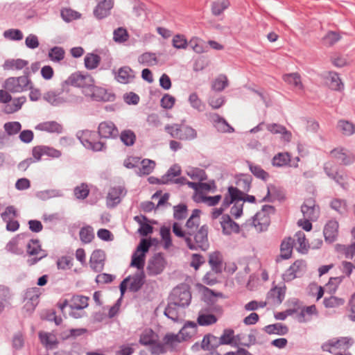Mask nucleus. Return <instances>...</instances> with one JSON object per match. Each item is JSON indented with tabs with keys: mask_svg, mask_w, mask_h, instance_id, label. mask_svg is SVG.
Segmentation results:
<instances>
[{
	"mask_svg": "<svg viewBox=\"0 0 355 355\" xmlns=\"http://www.w3.org/2000/svg\"><path fill=\"white\" fill-rule=\"evenodd\" d=\"M94 83L93 78L89 74H83L80 72L72 73L62 83V89L65 85H71L83 88V92L85 94V90Z\"/></svg>",
	"mask_w": 355,
	"mask_h": 355,
	"instance_id": "nucleus-9",
	"label": "nucleus"
},
{
	"mask_svg": "<svg viewBox=\"0 0 355 355\" xmlns=\"http://www.w3.org/2000/svg\"><path fill=\"white\" fill-rule=\"evenodd\" d=\"M230 6V2L227 0H218L212 3L211 12L215 16H218L227 9Z\"/></svg>",
	"mask_w": 355,
	"mask_h": 355,
	"instance_id": "nucleus-52",
	"label": "nucleus"
},
{
	"mask_svg": "<svg viewBox=\"0 0 355 355\" xmlns=\"http://www.w3.org/2000/svg\"><path fill=\"white\" fill-rule=\"evenodd\" d=\"M39 338L41 343L48 348L53 349L58 344L57 338L53 334L41 331L39 333Z\"/></svg>",
	"mask_w": 355,
	"mask_h": 355,
	"instance_id": "nucleus-38",
	"label": "nucleus"
},
{
	"mask_svg": "<svg viewBox=\"0 0 355 355\" xmlns=\"http://www.w3.org/2000/svg\"><path fill=\"white\" fill-rule=\"evenodd\" d=\"M200 211L198 209H193L191 216L189 218L186 223L187 234L192 236L200 225Z\"/></svg>",
	"mask_w": 355,
	"mask_h": 355,
	"instance_id": "nucleus-27",
	"label": "nucleus"
},
{
	"mask_svg": "<svg viewBox=\"0 0 355 355\" xmlns=\"http://www.w3.org/2000/svg\"><path fill=\"white\" fill-rule=\"evenodd\" d=\"M223 256L218 251L210 253L209 255V264L211 270L216 274L221 273L223 271Z\"/></svg>",
	"mask_w": 355,
	"mask_h": 355,
	"instance_id": "nucleus-26",
	"label": "nucleus"
},
{
	"mask_svg": "<svg viewBox=\"0 0 355 355\" xmlns=\"http://www.w3.org/2000/svg\"><path fill=\"white\" fill-rule=\"evenodd\" d=\"M121 141L127 146H132L136 140V135L131 130H125L121 132Z\"/></svg>",
	"mask_w": 355,
	"mask_h": 355,
	"instance_id": "nucleus-54",
	"label": "nucleus"
},
{
	"mask_svg": "<svg viewBox=\"0 0 355 355\" xmlns=\"http://www.w3.org/2000/svg\"><path fill=\"white\" fill-rule=\"evenodd\" d=\"M305 265L301 261H296L283 275L284 281L289 282L299 277L303 272Z\"/></svg>",
	"mask_w": 355,
	"mask_h": 355,
	"instance_id": "nucleus-19",
	"label": "nucleus"
},
{
	"mask_svg": "<svg viewBox=\"0 0 355 355\" xmlns=\"http://www.w3.org/2000/svg\"><path fill=\"white\" fill-rule=\"evenodd\" d=\"M197 324L194 322H187L181 329L178 334H167L164 336V341L170 346L175 347L182 340H187L193 336L197 332Z\"/></svg>",
	"mask_w": 355,
	"mask_h": 355,
	"instance_id": "nucleus-6",
	"label": "nucleus"
},
{
	"mask_svg": "<svg viewBox=\"0 0 355 355\" xmlns=\"http://www.w3.org/2000/svg\"><path fill=\"white\" fill-rule=\"evenodd\" d=\"M26 253L29 256L34 257L27 259V263L29 266L37 263L47 255L45 251L42 249L40 241L37 239H31L29 241L26 245Z\"/></svg>",
	"mask_w": 355,
	"mask_h": 355,
	"instance_id": "nucleus-11",
	"label": "nucleus"
},
{
	"mask_svg": "<svg viewBox=\"0 0 355 355\" xmlns=\"http://www.w3.org/2000/svg\"><path fill=\"white\" fill-rule=\"evenodd\" d=\"M318 311L315 305L303 307L300 313L297 315V319L299 322H306L311 320L313 315H317Z\"/></svg>",
	"mask_w": 355,
	"mask_h": 355,
	"instance_id": "nucleus-37",
	"label": "nucleus"
},
{
	"mask_svg": "<svg viewBox=\"0 0 355 355\" xmlns=\"http://www.w3.org/2000/svg\"><path fill=\"white\" fill-rule=\"evenodd\" d=\"M77 138L81 144L87 149L94 152L103 151L106 149V144L102 141H96V133L88 130H80L76 133Z\"/></svg>",
	"mask_w": 355,
	"mask_h": 355,
	"instance_id": "nucleus-5",
	"label": "nucleus"
},
{
	"mask_svg": "<svg viewBox=\"0 0 355 355\" xmlns=\"http://www.w3.org/2000/svg\"><path fill=\"white\" fill-rule=\"evenodd\" d=\"M209 227L207 225H202L195 231L192 236L186 238L187 246L191 250L206 251L209 248L208 239Z\"/></svg>",
	"mask_w": 355,
	"mask_h": 355,
	"instance_id": "nucleus-3",
	"label": "nucleus"
},
{
	"mask_svg": "<svg viewBox=\"0 0 355 355\" xmlns=\"http://www.w3.org/2000/svg\"><path fill=\"white\" fill-rule=\"evenodd\" d=\"M165 266V261L161 254H155L149 261L147 271L150 275L160 274Z\"/></svg>",
	"mask_w": 355,
	"mask_h": 355,
	"instance_id": "nucleus-16",
	"label": "nucleus"
},
{
	"mask_svg": "<svg viewBox=\"0 0 355 355\" xmlns=\"http://www.w3.org/2000/svg\"><path fill=\"white\" fill-rule=\"evenodd\" d=\"M101 62L99 55L94 53L87 54L85 58V65L88 69H96Z\"/></svg>",
	"mask_w": 355,
	"mask_h": 355,
	"instance_id": "nucleus-57",
	"label": "nucleus"
},
{
	"mask_svg": "<svg viewBox=\"0 0 355 355\" xmlns=\"http://www.w3.org/2000/svg\"><path fill=\"white\" fill-rule=\"evenodd\" d=\"M301 211L304 218L316 220L319 216V207L312 198L306 200L301 206Z\"/></svg>",
	"mask_w": 355,
	"mask_h": 355,
	"instance_id": "nucleus-15",
	"label": "nucleus"
},
{
	"mask_svg": "<svg viewBox=\"0 0 355 355\" xmlns=\"http://www.w3.org/2000/svg\"><path fill=\"white\" fill-rule=\"evenodd\" d=\"M105 254L102 250H94L90 257V267L96 272H99L103 270L105 265Z\"/></svg>",
	"mask_w": 355,
	"mask_h": 355,
	"instance_id": "nucleus-18",
	"label": "nucleus"
},
{
	"mask_svg": "<svg viewBox=\"0 0 355 355\" xmlns=\"http://www.w3.org/2000/svg\"><path fill=\"white\" fill-rule=\"evenodd\" d=\"M251 182L252 178L250 175L244 174L239 175L236 181V186L228 187L227 193L223 201V206L228 207L234 201L242 199V194H245L250 191Z\"/></svg>",
	"mask_w": 355,
	"mask_h": 355,
	"instance_id": "nucleus-1",
	"label": "nucleus"
},
{
	"mask_svg": "<svg viewBox=\"0 0 355 355\" xmlns=\"http://www.w3.org/2000/svg\"><path fill=\"white\" fill-rule=\"evenodd\" d=\"M266 128L272 134H281L282 135V138L287 142L291 139V132L287 130L284 125L277 123H270L266 125Z\"/></svg>",
	"mask_w": 355,
	"mask_h": 355,
	"instance_id": "nucleus-32",
	"label": "nucleus"
},
{
	"mask_svg": "<svg viewBox=\"0 0 355 355\" xmlns=\"http://www.w3.org/2000/svg\"><path fill=\"white\" fill-rule=\"evenodd\" d=\"M209 119L218 131L229 133L234 131V129L227 122V121L218 114H211L209 115Z\"/></svg>",
	"mask_w": 355,
	"mask_h": 355,
	"instance_id": "nucleus-22",
	"label": "nucleus"
},
{
	"mask_svg": "<svg viewBox=\"0 0 355 355\" xmlns=\"http://www.w3.org/2000/svg\"><path fill=\"white\" fill-rule=\"evenodd\" d=\"M139 343L148 346V349L153 355H160L166 352V344L165 341L161 342L157 334L150 329H145L139 338Z\"/></svg>",
	"mask_w": 355,
	"mask_h": 355,
	"instance_id": "nucleus-2",
	"label": "nucleus"
},
{
	"mask_svg": "<svg viewBox=\"0 0 355 355\" xmlns=\"http://www.w3.org/2000/svg\"><path fill=\"white\" fill-rule=\"evenodd\" d=\"M247 164L250 172L257 178L266 181L269 178V174L265 171L260 166L254 164L250 161L247 162Z\"/></svg>",
	"mask_w": 355,
	"mask_h": 355,
	"instance_id": "nucleus-44",
	"label": "nucleus"
},
{
	"mask_svg": "<svg viewBox=\"0 0 355 355\" xmlns=\"http://www.w3.org/2000/svg\"><path fill=\"white\" fill-rule=\"evenodd\" d=\"M28 69L24 71V75L19 77H10L7 78L3 84L6 90L12 93H20L28 90L31 85V80L28 77Z\"/></svg>",
	"mask_w": 355,
	"mask_h": 355,
	"instance_id": "nucleus-4",
	"label": "nucleus"
},
{
	"mask_svg": "<svg viewBox=\"0 0 355 355\" xmlns=\"http://www.w3.org/2000/svg\"><path fill=\"white\" fill-rule=\"evenodd\" d=\"M284 80L298 89H303V85L300 76L297 73L285 74L283 76Z\"/></svg>",
	"mask_w": 355,
	"mask_h": 355,
	"instance_id": "nucleus-42",
	"label": "nucleus"
},
{
	"mask_svg": "<svg viewBox=\"0 0 355 355\" xmlns=\"http://www.w3.org/2000/svg\"><path fill=\"white\" fill-rule=\"evenodd\" d=\"M85 96L96 101H113L115 96L104 88L96 87L94 83L85 90Z\"/></svg>",
	"mask_w": 355,
	"mask_h": 355,
	"instance_id": "nucleus-12",
	"label": "nucleus"
},
{
	"mask_svg": "<svg viewBox=\"0 0 355 355\" xmlns=\"http://www.w3.org/2000/svg\"><path fill=\"white\" fill-rule=\"evenodd\" d=\"M140 164L141 166L136 170V173L140 176L149 175L155 167V162L148 159H143Z\"/></svg>",
	"mask_w": 355,
	"mask_h": 355,
	"instance_id": "nucleus-39",
	"label": "nucleus"
},
{
	"mask_svg": "<svg viewBox=\"0 0 355 355\" xmlns=\"http://www.w3.org/2000/svg\"><path fill=\"white\" fill-rule=\"evenodd\" d=\"M331 341L335 343L334 347L340 349H348L354 343L352 338L349 337H340L339 338H332Z\"/></svg>",
	"mask_w": 355,
	"mask_h": 355,
	"instance_id": "nucleus-48",
	"label": "nucleus"
},
{
	"mask_svg": "<svg viewBox=\"0 0 355 355\" xmlns=\"http://www.w3.org/2000/svg\"><path fill=\"white\" fill-rule=\"evenodd\" d=\"M24 234H19L17 236L12 239L6 246V250L8 252H10L11 253L15 254H21L23 252V250L18 247L19 244V240L21 237H23Z\"/></svg>",
	"mask_w": 355,
	"mask_h": 355,
	"instance_id": "nucleus-47",
	"label": "nucleus"
},
{
	"mask_svg": "<svg viewBox=\"0 0 355 355\" xmlns=\"http://www.w3.org/2000/svg\"><path fill=\"white\" fill-rule=\"evenodd\" d=\"M123 188L116 187L110 189L107 197V203L109 206L114 207L121 202V197L123 194Z\"/></svg>",
	"mask_w": 355,
	"mask_h": 355,
	"instance_id": "nucleus-31",
	"label": "nucleus"
},
{
	"mask_svg": "<svg viewBox=\"0 0 355 355\" xmlns=\"http://www.w3.org/2000/svg\"><path fill=\"white\" fill-rule=\"evenodd\" d=\"M79 236L83 243H89L94 238L93 229L90 226L84 227L80 229Z\"/></svg>",
	"mask_w": 355,
	"mask_h": 355,
	"instance_id": "nucleus-59",
	"label": "nucleus"
},
{
	"mask_svg": "<svg viewBox=\"0 0 355 355\" xmlns=\"http://www.w3.org/2000/svg\"><path fill=\"white\" fill-rule=\"evenodd\" d=\"M294 243L298 245L297 250L301 252L307 250L308 242L306 241L305 234L303 232L299 231L295 234Z\"/></svg>",
	"mask_w": 355,
	"mask_h": 355,
	"instance_id": "nucleus-49",
	"label": "nucleus"
},
{
	"mask_svg": "<svg viewBox=\"0 0 355 355\" xmlns=\"http://www.w3.org/2000/svg\"><path fill=\"white\" fill-rule=\"evenodd\" d=\"M64 50L60 46H54L51 48L48 53L49 58L53 62H60L64 58Z\"/></svg>",
	"mask_w": 355,
	"mask_h": 355,
	"instance_id": "nucleus-51",
	"label": "nucleus"
},
{
	"mask_svg": "<svg viewBox=\"0 0 355 355\" xmlns=\"http://www.w3.org/2000/svg\"><path fill=\"white\" fill-rule=\"evenodd\" d=\"M98 133L101 138L113 139L119 135V130L112 121H103L98 127Z\"/></svg>",
	"mask_w": 355,
	"mask_h": 355,
	"instance_id": "nucleus-14",
	"label": "nucleus"
},
{
	"mask_svg": "<svg viewBox=\"0 0 355 355\" xmlns=\"http://www.w3.org/2000/svg\"><path fill=\"white\" fill-rule=\"evenodd\" d=\"M330 155L338 161L340 164L345 166L352 164L355 160V156L342 147L336 148L331 150Z\"/></svg>",
	"mask_w": 355,
	"mask_h": 355,
	"instance_id": "nucleus-13",
	"label": "nucleus"
},
{
	"mask_svg": "<svg viewBox=\"0 0 355 355\" xmlns=\"http://www.w3.org/2000/svg\"><path fill=\"white\" fill-rule=\"evenodd\" d=\"M35 129L51 133H61L62 126L55 121H45L37 124Z\"/></svg>",
	"mask_w": 355,
	"mask_h": 355,
	"instance_id": "nucleus-29",
	"label": "nucleus"
},
{
	"mask_svg": "<svg viewBox=\"0 0 355 355\" xmlns=\"http://www.w3.org/2000/svg\"><path fill=\"white\" fill-rule=\"evenodd\" d=\"M265 330L269 334H276L279 335H284L288 331L287 327L281 323L269 324L265 327Z\"/></svg>",
	"mask_w": 355,
	"mask_h": 355,
	"instance_id": "nucleus-53",
	"label": "nucleus"
},
{
	"mask_svg": "<svg viewBox=\"0 0 355 355\" xmlns=\"http://www.w3.org/2000/svg\"><path fill=\"white\" fill-rule=\"evenodd\" d=\"M188 41L185 36L177 34L172 39L173 46L177 49H186L188 46Z\"/></svg>",
	"mask_w": 355,
	"mask_h": 355,
	"instance_id": "nucleus-62",
	"label": "nucleus"
},
{
	"mask_svg": "<svg viewBox=\"0 0 355 355\" xmlns=\"http://www.w3.org/2000/svg\"><path fill=\"white\" fill-rule=\"evenodd\" d=\"M275 208L271 205H263L261 210L252 218V225L259 232L268 230L270 223V214H274Z\"/></svg>",
	"mask_w": 355,
	"mask_h": 355,
	"instance_id": "nucleus-8",
	"label": "nucleus"
},
{
	"mask_svg": "<svg viewBox=\"0 0 355 355\" xmlns=\"http://www.w3.org/2000/svg\"><path fill=\"white\" fill-rule=\"evenodd\" d=\"M330 207L340 214H345L347 213V203L344 200L335 198L331 201Z\"/></svg>",
	"mask_w": 355,
	"mask_h": 355,
	"instance_id": "nucleus-60",
	"label": "nucleus"
},
{
	"mask_svg": "<svg viewBox=\"0 0 355 355\" xmlns=\"http://www.w3.org/2000/svg\"><path fill=\"white\" fill-rule=\"evenodd\" d=\"M220 224L223 230V233L225 235H230L234 232L237 233L239 232V225L235 223L227 214L222 216L220 220Z\"/></svg>",
	"mask_w": 355,
	"mask_h": 355,
	"instance_id": "nucleus-21",
	"label": "nucleus"
},
{
	"mask_svg": "<svg viewBox=\"0 0 355 355\" xmlns=\"http://www.w3.org/2000/svg\"><path fill=\"white\" fill-rule=\"evenodd\" d=\"M291 162L289 153H279L272 158V164L277 167H283L288 165Z\"/></svg>",
	"mask_w": 355,
	"mask_h": 355,
	"instance_id": "nucleus-43",
	"label": "nucleus"
},
{
	"mask_svg": "<svg viewBox=\"0 0 355 355\" xmlns=\"http://www.w3.org/2000/svg\"><path fill=\"white\" fill-rule=\"evenodd\" d=\"M181 168L178 164H174L167 171L166 174L162 176L161 181L162 184H173L175 177H178L181 174Z\"/></svg>",
	"mask_w": 355,
	"mask_h": 355,
	"instance_id": "nucleus-30",
	"label": "nucleus"
},
{
	"mask_svg": "<svg viewBox=\"0 0 355 355\" xmlns=\"http://www.w3.org/2000/svg\"><path fill=\"white\" fill-rule=\"evenodd\" d=\"M285 297V291L282 287H275L268 292L267 299L268 303H272L275 305L280 304L284 300Z\"/></svg>",
	"mask_w": 355,
	"mask_h": 355,
	"instance_id": "nucleus-28",
	"label": "nucleus"
},
{
	"mask_svg": "<svg viewBox=\"0 0 355 355\" xmlns=\"http://www.w3.org/2000/svg\"><path fill=\"white\" fill-rule=\"evenodd\" d=\"M28 64V62L23 59H8L3 64V69L6 71L21 70Z\"/></svg>",
	"mask_w": 355,
	"mask_h": 355,
	"instance_id": "nucleus-34",
	"label": "nucleus"
},
{
	"mask_svg": "<svg viewBox=\"0 0 355 355\" xmlns=\"http://www.w3.org/2000/svg\"><path fill=\"white\" fill-rule=\"evenodd\" d=\"M217 318L214 314H199L197 322L200 326H208L216 323Z\"/></svg>",
	"mask_w": 355,
	"mask_h": 355,
	"instance_id": "nucleus-61",
	"label": "nucleus"
},
{
	"mask_svg": "<svg viewBox=\"0 0 355 355\" xmlns=\"http://www.w3.org/2000/svg\"><path fill=\"white\" fill-rule=\"evenodd\" d=\"M295 241L291 238L284 239L281 244V257L288 259L291 257Z\"/></svg>",
	"mask_w": 355,
	"mask_h": 355,
	"instance_id": "nucleus-41",
	"label": "nucleus"
},
{
	"mask_svg": "<svg viewBox=\"0 0 355 355\" xmlns=\"http://www.w3.org/2000/svg\"><path fill=\"white\" fill-rule=\"evenodd\" d=\"M221 345L219 338L212 334H207L202 339L201 348L204 350L211 351L215 349Z\"/></svg>",
	"mask_w": 355,
	"mask_h": 355,
	"instance_id": "nucleus-33",
	"label": "nucleus"
},
{
	"mask_svg": "<svg viewBox=\"0 0 355 355\" xmlns=\"http://www.w3.org/2000/svg\"><path fill=\"white\" fill-rule=\"evenodd\" d=\"M338 232V223L336 220H330L324 225L323 234L325 241L333 243L336 241Z\"/></svg>",
	"mask_w": 355,
	"mask_h": 355,
	"instance_id": "nucleus-20",
	"label": "nucleus"
},
{
	"mask_svg": "<svg viewBox=\"0 0 355 355\" xmlns=\"http://www.w3.org/2000/svg\"><path fill=\"white\" fill-rule=\"evenodd\" d=\"M138 62L145 66H153L157 64L158 60L155 53L146 52L139 56Z\"/></svg>",
	"mask_w": 355,
	"mask_h": 355,
	"instance_id": "nucleus-45",
	"label": "nucleus"
},
{
	"mask_svg": "<svg viewBox=\"0 0 355 355\" xmlns=\"http://www.w3.org/2000/svg\"><path fill=\"white\" fill-rule=\"evenodd\" d=\"M184 309V307L179 306V304L168 300V304L164 310V315L173 321H178Z\"/></svg>",
	"mask_w": 355,
	"mask_h": 355,
	"instance_id": "nucleus-25",
	"label": "nucleus"
},
{
	"mask_svg": "<svg viewBox=\"0 0 355 355\" xmlns=\"http://www.w3.org/2000/svg\"><path fill=\"white\" fill-rule=\"evenodd\" d=\"M338 128L345 135L350 136L355 133V125L347 121H339L338 123Z\"/></svg>",
	"mask_w": 355,
	"mask_h": 355,
	"instance_id": "nucleus-55",
	"label": "nucleus"
},
{
	"mask_svg": "<svg viewBox=\"0 0 355 355\" xmlns=\"http://www.w3.org/2000/svg\"><path fill=\"white\" fill-rule=\"evenodd\" d=\"M191 294L185 284L178 286L171 291L168 300L170 302L179 304V306L187 307L191 302Z\"/></svg>",
	"mask_w": 355,
	"mask_h": 355,
	"instance_id": "nucleus-10",
	"label": "nucleus"
},
{
	"mask_svg": "<svg viewBox=\"0 0 355 355\" xmlns=\"http://www.w3.org/2000/svg\"><path fill=\"white\" fill-rule=\"evenodd\" d=\"M89 297L83 295H73L69 302L71 310H82L88 306Z\"/></svg>",
	"mask_w": 355,
	"mask_h": 355,
	"instance_id": "nucleus-36",
	"label": "nucleus"
},
{
	"mask_svg": "<svg viewBox=\"0 0 355 355\" xmlns=\"http://www.w3.org/2000/svg\"><path fill=\"white\" fill-rule=\"evenodd\" d=\"M26 101V98L24 96L14 98L11 104L7 105V112L12 113L19 110Z\"/></svg>",
	"mask_w": 355,
	"mask_h": 355,
	"instance_id": "nucleus-63",
	"label": "nucleus"
},
{
	"mask_svg": "<svg viewBox=\"0 0 355 355\" xmlns=\"http://www.w3.org/2000/svg\"><path fill=\"white\" fill-rule=\"evenodd\" d=\"M196 198V201H201L208 206L213 207L216 205L220 201L222 197L220 195H216L214 196H205L202 193H199Z\"/></svg>",
	"mask_w": 355,
	"mask_h": 355,
	"instance_id": "nucleus-56",
	"label": "nucleus"
},
{
	"mask_svg": "<svg viewBox=\"0 0 355 355\" xmlns=\"http://www.w3.org/2000/svg\"><path fill=\"white\" fill-rule=\"evenodd\" d=\"M188 46L196 53H202L208 51L205 42L197 37H192L188 42Z\"/></svg>",
	"mask_w": 355,
	"mask_h": 355,
	"instance_id": "nucleus-40",
	"label": "nucleus"
},
{
	"mask_svg": "<svg viewBox=\"0 0 355 355\" xmlns=\"http://www.w3.org/2000/svg\"><path fill=\"white\" fill-rule=\"evenodd\" d=\"M3 128L6 133L11 136L17 134L21 130V125L18 121L7 122L3 125Z\"/></svg>",
	"mask_w": 355,
	"mask_h": 355,
	"instance_id": "nucleus-64",
	"label": "nucleus"
},
{
	"mask_svg": "<svg viewBox=\"0 0 355 355\" xmlns=\"http://www.w3.org/2000/svg\"><path fill=\"white\" fill-rule=\"evenodd\" d=\"M135 78L134 71L129 67H121L117 73L116 78L118 82L126 84L132 81Z\"/></svg>",
	"mask_w": 355,
	"mask_h": 355,
	"instance_id": "nucleus-35",
	"label": "nucleus"
},
{
	"mask_svg": "<svg viewBox=\"0 0 355 355\" xmlns=\"http://www.w3.org/2000/svg\"><path fill=\"white\" fill-rule=\"evenodd\" d=\"M324 171L326 175L334 180L337 184L345 188V177L338 173L337 166L332 162H327L324 164Z\"/></svg>",
	"mask_w": 355,
	"mask_h": 355,
	"instance_id": "nucleus-17",
	"label": "nucleus"
},
{
	"mask_svg": "<svg viewBox=\"0 0 355 355\" xmlns=\"http://www.w3.org/2000/svg\"><path fill=\"white\" fill-rule=\"evenodd\" d=\"M41 295V290L37 287L30 288L27 289L24 300L33 302L34 304L39 303V297Z\"/></svg>",
	"mask_w": 355,
	"mask_h": 355,
	"instance_id": "nucleus-58",
	"label": "nucleus"
},
{
	"mask_svg": "<svg viewBox=\"0 0 355 355\" xmlns=\"http://www.w3.org/2000/svg\"><path fill=\"white\" fill-rule=\"evenodd\" d=\"M43 98L53 106H60L70 101L69 98L64 97L60 93H57L54 91L46 92L43 96Z\"/></svg>",
	"mask_w": 355,
	"mask_h": 355,
	"instance_id": "nucleus-23",
	"label": "nucleus"
},
{
	"mask_svg": "<svg viewBox=\"0 0 355 355\" xmlns=\"http://www.w3.org/2000/svg\"><path fill=\"white\" fill-rule=\"evenodd\" d=\"M146 255L135 252L132 256L130 266L136 267L137 270H144Z\"/></svg>",
	"mask_w": 355,
	"mask_h": 355,
	"instance_id": "nucleus-50",
	"label": "nucleus"
},
{
	"mask_svg": "<svg viewBox=\"0 0 355 355\" xmlns=\"http://www.w3.org/2000/svg\"><path fill=\"white\" fill-rule=\"evenodd\" d=\"M145 282V274L144 270H137L132 275L125 278L120 284L121 295L123 296L128 288L132 293L139 291Z\"/></svg>",
	"mask_w": 355,
	"mask_h": 355,
	"instance_id": "nucleus-7",
	"label": "nucleus"
},
{
	"mask_svg": "<svg viewBox=\"0 0 355 355\" xmlns=\"http://www.w3.org/2000/svg\"><path fill=\"white\" fill-rule=\"evenodd\" d=\"M99 2L94 10L95 17L98 19H103L107 16L113 6L112 0H98Z\"/></svg>",
	"mask_w": 355,
	"mask_h": 355,
	"instance_id": "nucleus-24",
	"label": "nucleus"
},
{
	"mask_svg": "<svg viewBox=\"0 0 355 355\" xmlns=\"http://www.w3.org/2000/svg\"><path fill=\"white\" fill-rule=\"evenodd\" d=\"M134 220L140 224L138 232L144 236L148 235L153 232V227L147 223H142V220H146L147 218L144 216H137L134 217Z\"/></svg>",
	"mask_w": 355,
	"mask_h": 355,
	"instance_id": "nucleus-46",
	"label": "nucleus"
}]
</instances>
